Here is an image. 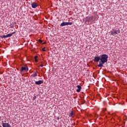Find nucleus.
Instances as JSON below:
<instances>
[{
	"label": "nucleus",
	"instance_id": "f257e3e1",
	"mask_svg": "<svg viewBox=\"0 0 127 127\" xmlns=\"http://www.w3.org/2000/svg\"><path fill=\"white\" fill-rule=\"evenodd\" d=\"M108 55L106 54H103L101 56L100 61L99 62V64L98 65V67H104V64L108 62Z\"/></svg>",
	"mask_w": 127,
	"mask_h": 127
},
{
	"label": "nucleus",
	"instance_id": "f03ea898",
	"mask_svg": "<svg viewBox=\"0 0 127 127\" xmlns=\"http://www.w3.org/2000/svg\"><path fill=\"white\" fill-rule=\"evenodd\" d=\"M27 72L28 71V66L26 65H24L23 66H21V69H20V72Z\"/></svg>",
	"mask_w": 127,
	"mask_h": 127
},
{
	"label": "nucleus",
	"instance_id": "7ed1b4c3",
	"mask_svg": "<svg viewBox=\"0 0 127 127\" xmlns=\"http://www.w3.org/2000/svg\"><path fill=\"white\" fill-rule=\"evenodd\" d=\"M121 31H120V30H113V31H111V33L112 35L115 36V35H117V34H118V33H120Z\"/></svg>",
	"mask_w": 127,
	"mask_h": 127
},
{
	"label": "nucleus",
	"instance_id": "20e7f679",
	"mask_svg": "<svg viewBox=\"0 0 127 127\" xmlns=\"http://www.w3.org/2000/svg\"><path fill=\"white\" fill-rule=\"evenodd\" d=\"M2 126L3 127H11L9 124L7 123H3V121H2Z\"/></svg>",
	"mask_w": 127,
	"mask_h": 127
},
{
	"label": "nucleus",
	"instance_id": "39448f33",
	"mask_svg": "<svg viewBox=\"0 0 127 127\" xmlns=\"http://www.w3.org/2000/svg\"><path fill=\"white\" fill-rule=\"evenodd\" d=\"M32 7L33 8H36L37 7L38 4H37V3L35 2H33L31 3Z\"/></svg>",
	"mask_w": 127,
	"mask_h": 127
},
{
	"label": "nucleus",
	"instance_id": "423d86ee",
	"mask_svg": "<svg viewBox=\"0 0 127 127\" xmlns=\"http://www.w3.org/2000/svg\"><path fill=\"white\" fill-rule=\"evenodd\" d=\"M100 60H101V58L100 57H95L93 61H94V62H99Z\"/></svg>",
	"mask_w": 127,
	"mask_h": 127
},
{
	"label": "nucleus",
	"instance_id": "0eeeda50",
	"mask_svg": "<svg viewBox=\"0 0 127 127\" xmlns=\"http://www.w3.org/2000/svg\"><path fill=\"white\" fill-rule=\"evenodd\" d=\"M43 83V80H39L38 81H36L35 84L36 85H41Z\"/></svg>",
	"mask_w": 127,
	"mask_h": 127
},
{
	"label": "nucleus",
	"instance_id": "6e6552de",
	"mask_svg": "<svg viewBox=\"0 0 127 127\" xmlns=\"http://www.w3.org/2000/svg\"><path fill=\"white\" fill-rule=\"evenodd\" d=\"M78 89L76 90V92H80L81 89H82V87L80 85H77Z\"/></svg>",
	"mask_w": 127,
	"mask_h": 127
},
{
	"label": "nucleus",
	"instance_id": "1a4fd4ad",
	"mask_svg": "<svg viewBox=\"0 0 127 127\" xmlns=\"http://www.w3.org/2000/svg\"><path fill=\"white\" fill-rule=\"evenodd\" d=\"M67 25V22H63L61 24L60 26L63 27Z\"/></svg>",
	"mask_w": 127,
	"mask_h": 127
},
{
	"label": "nucleus",
	"instance_id": "9d476101",
	"mask_svg": "<svg viewBox=\"0 0 127 127\" xmlns=\"http://www.w3.org/2000/svg\"><path fill=\"white\" fill-rule=\"evenodd\" d=\"M15 33V32H12L11 33H10V34H8L7 35V37H10L11 36H12V35H13V34H14Z\"/></svg>",
	"mask_w": 127,
	"mask_h": 127
},
{
	"label": "nucleus",
	"instance_id": "9b49d317",
	"mask_svg": "<svg viewBox=\"0 0 127 127\" xmlns=\"http://www.w3.org/2000/svg\"><path fill=\"white\" fill-rule=\"evenodd\" d=\"M37 76V72H34V73H33L31 75V77H36Z\"/></svg>",
	"mask_w": 127,
	"mask_h": 127
},
{
	"label": "nucleus",
	"instance_id": "f8f14e48",
	"mask_svg": "<svg viewBox=\"0 0 127 127\" xmlns=\"http://www.w3.org/2000/svg\"><path fill=\"white\" fill-rule=\"evenodd\" d=\"M93 18H94V17L93 16L89 17L88 18V21H93Z\"/></svg>",
	"mask_w": 127,
	"mask_h": 127
},
{
	"label": "nucleus",
	"instance_id": "ddd939ff",
	"mask_svg": "<svg viewBox=\"0 0 127 127\" xmlns=\"http://www.w3.org/2000/svg\"><path fill=\"white\" fill-rule=\"evenodd\" d=\"M73 115H74V111H71L70 113H69V117H73Z\"/></svg>",
	"mask_w": 127,
	"mask_h": 127
},
{
	"label": "nucleus",
	"instance_id": "4468645a",
	"mask_svg": "<svg viewBox=\"0 0 127 127\" xmlns=\"http://www.w3.org/2000/svg\"><path fill=\"white\" fill-rule=\"evenodd\" d=\"M0 38H7V35H6L1 36Z\"/></svg>",
	"mask_w": 127,
	"mask_h": 127
},
{
	"label": "nucleus",
	"instance_id": "2eb2a0df",
	"mask_svg": "<svg viewBox=\"0 0 127 127\" xmlns=\"http://www.w3.org/2000/svg\"><path fill=\"white\" fill-rule=\"evenodd\" d=\"M67 25H72L73 24V23L72 22H66Z\"/></svg>",
	"mask_w": 127,
	"mask_h": 127
},
{
	"label": "nucleus",
	"instance_id": "dca6fc26",
	"mask_svg": "<svg viewBox=\"0 0 127 127\" xmlns=\"http://www.w3.org/2000/svg\"><path fill=\"white\" fill-rule=\"evenodd\" d=\"M46 48L44 47L42 49V51H43L44 52H45V51H46V50H45Z\"/></svg>",
	"mask_w": 127,
	"mask_h": 127
},
{
	"label": "nucleus",
	"instance_id": "f3484780",
	"mask_svg": "<svg viewBox=\"0 0 127 127\" xmlns=\"http://www.w3.org/2000/svg\"><path fill=\"white\" fill-rule=\"evenodd\" d=\"M38 41H39V42L40 43H42V42H43V41H42L41 39H39V40H38Z\"/></svg>",
	"mask_w": 127,
	"mask_h": 127
},
{
	"label": "nucleus",
	"instance_id": "a211bd4d",
	"mask_svg": "<svg viewBox=\"0 0 127 127\" xmlns=\"http://www.w3.org/2000/svg\"><path fill=\"white\" fill-rule=\"evenodd\" d=\"M33 101H34V100H36V96H34V97L33 98Z\"/></svg>",
	"mask_w": 127,
	"mask_h": 127
},
{
	"label": "nucleus",
	"instance_id": "6ab92c4d",
	"mask_svg": "<svg viewBox=\"0 0 127 127\" xmlns=\"http://www.w3.org/2000/svg\"><path fill=\"white\" fill-rule=\"evenodd\" d=\"M34 58H35V60H36V59H37V58H38V56H36L34 57Z\"/></svg>",
	"mask_w": 127,
	"mask_h": 127
},
{
	"label": "nucleus",
	"instance_id": "aec40b11",
	"mask_svg": "<svg viewBox=\"0 0 127 127\" xmlns=\"http://www.w3.org/2000/svg\"><path fill=\"white\" fill-rule=\"evenodd\" d=\"M35 62H36V63H37V62H38V60H37V59L35 60Z\"/></svg>",
	"mask_w": 127,
	"mask_h": 127
},
{
	"label": "nucleus",
	"instance_id": "412c9836",
	"mask_svg": "<svg viewBox=\"0 0 127 127\" xmlns=\"http://www.w3.org/2000/svg\"><path fill=\"white\" fill-rule=\"evenodd\" d=\"M10 27L12 28H13V25H10Z\"/></svg>",
	"mask_w": 127,
	"mask_h": 127
},
{
	"label": "nucleus",
	"instance_id": "4be33fe9",
	"mask_svg": "<svg viewBox=\"0 0 127 127\" xmlns=\"http://www.w3.org/2000/svg\"><path fill=\"white\" fill-rule=\"evenodd\" d=\"M42 44H43V45H44V44H46V42H44Z\"/></svg>",
	"mask_w": 127,
	"mask_h": 127
},
{
	"label": "nucleus",
	"instance_id": "5701e85b",
	"mask_svg": "<svg viewBox=\"0 0 127 127\" xmlns=\"http://www.w3.org/2000/svg\"><path fill=\"white\" fill-rule=\"evenodd\" d=\"M40 66H41V67H43V64H41Z\"/></svg>",
	"mask_w": 127,
	"mask_h": 127
},
{
	"label": "nucleus",
	"instance_id": "b1692460",
	"mask_svg": "<svg viewBox=\"0 0 127 127\" xmlns=\"http://www.w3.org/2000/svg\"><path fill=\"white\" fill-rule=\"evenodd\" d=\"M82 102L83 103H84L85 102V100H82Z\"/></svg>",
	"mask_w": 127,
	"mask_h": 127
},
{
	"label": "nucleus",
	"instance_id": "393cba45",
	"mask_svg": "<svg viewBox=\"0 0 127 127\" xmlns=\"http://www.w3.org/2000/svg\"><path fill=\"white\" fill-rule=\"evenodd\" d=\"M4 123H5L6 121H4Z\"/></svg>",
	"mask_w": 127,
	"mask_h": 127
}]
</instances>
